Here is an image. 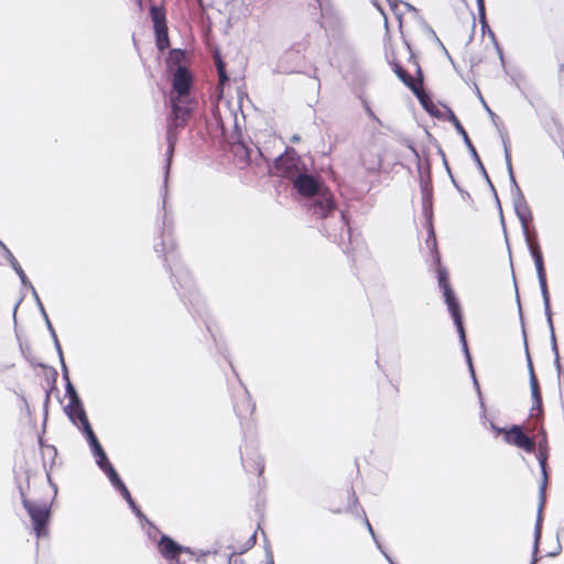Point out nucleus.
Wrapping results in <instances>:
<instances>
[{"mask_svg": "<svg viewBox=\"0 0 564 564\" xmlns=\"http://www.w3.org/2000/svg\"><path fill=\"white\" fill-rule=\"evenodd\" d=\"M192 83L189 72L183 66L177 67L173 76L172 91L169 97L172 107L170 118H174L175 124H185L193 110Z\"/></svg>", "mask_w": 564, "mask_h": 564, "instance_id": "obj_1", "label": "nucleus"}, {"mask_svg": "<svg viewBox=\"0 0 564 564\" xmlns=\"http://www.w3.org/2000/svg\"><path fill=\"white\" fill-rule=\"evenodd\" d=\"M296 192L306 197H314L310 210L318 218H326L335 209L332 194L324 189L319 181L306 170L293 182Z\"/></svg>", "mask_w": 564, "mask_h": 564, "instance_id": "obj_2", "label": "nucleus"}, {"mask_svg": "<svg viewBox=\"0 0 564 564\" xmlns=\"http://www.w3.org/2000/svg\"><path fill=\"white\" fill-rule=\"evenodd\" d=\"M437 279H438V285L443 291L445 303H446L447 308L453 317L454 324L457 328V332L459 335V341L462 343V346H463V349H464V352H465V356H466V359H467V362L469 366V370L473 376L474 383L476 386L478 394L480 395V389H479L478 382L475 377L474 368L471 365V358H470L468 347H467L466 334H465V329L463 326V317H462L459 302L456 299L455 293L448 282L447 271L445 269H443V268L438 269Z\"/></svg>", "mask_w": 564, "mask_h": 564, "instance_id": "obj_3", "label": "nucleus"}, {"mask_svg": "<svg viewBox=\"0 0 564 564\" xmlns=\"http://www.w3.org/2000/svg\"><path fill=\"white\" fill-rule=\"evenodd\" d=\"M275 169L282 177L289 178L291 182L308 170L293 148H286L285 152L275 160Z\"/></svg>", "mask_w": 564, "mask_h": 564, "instance_id": "obj_4", "label": "nucleus"}, {"mask_svg": "<svg viewBox=\"0 0 564 564\" xmlns=\"http://www.w3.org/2000/svg\"><path fill=\"white\" fill-rule=\"evenodd\" d=\"M530 250V253L533 258L536 275L539 280V285L541 289V294L543 299V305H544V312L546 319H550V315H552L551 305H550V295L547 290V283H546V274L544 270V261L543 256L540 250V247L536 242H533L531 237H529V240H525Z\"/></svg>", "mask_w": 564, "mask_h": 564, "instance_id": "obj_5", "label": "nucleus"}, {"mask_svg": "<svg viewBox=\"0 0 564 564\" xmlns=\"http://www.w3.org/2000/svg\"><path fill=\"white\" fill-rule=\"evenodd\" d=\"M384 151V143L380 134L372 135L361 150V162L365 169L369 172H376L380 169L382 162V154Z\"/></svg>", "mask_w": 564, "mask_h": 564, "instance_id": "obj_6", "label": "nucleus"}, {"mask_svg": "<svg viewBox=\"0 0 564 564\" xmlns=\"http://www.w3.org/2000/svg\"><path fill=\"white\" fill-rule=\"evenodd\" d=\"M23 507L33 522V529L36 536H46L48 532L47 522L51 514L50 507L46 503L33 502L28 499H23Z\"/></svg>", "mask_w": 564, "mask_h": 564, "instance_id": "obj_7", "label": "nucleus"}, {"mask_svg": "<svg viewBox=\"0 0 564 564\" xmlns=\"http://www.w3.org/2000/svg\"><path fill=\"white\" fill-rule=\"evenodd\" d=\"M543 446H544V442H540V451H539L538 459H539V464L541 466L543 480L540 486V503H539V508H538V518H536V522H535V527H534V546H535L534 551L535 552L539 551V542H540L541 533H542V509H543L544 501H545V488H546V479H547V475H546L547 456L543 449Z\"/></svg>", "mask_w": 564, "mask_h": 564, "instance_id": "obj_8", "label": "nucleus"}, {"mask_svg": "<svg viewBox=\"0 0 564 564\" xmlns=\"http://www.w3.org/2000/svg\"><path fill=\"white\" fill-rule=\"evenodd\" d=\"M505 441L506 443L516 445L528 453L533 452L535 448L534 441L527 436L519 425H513L506 431Z\"/></svg>", "mask_w": 564, "mask_h": 564, "instance_id": "obj_9", "label": "nucleus"}, {"mask_svg": "<svg viewBox=\"0 0 564 564\" xmlns=\"http://www.w3.org/2000/svg\"><path fill=\"white\" fill-rule=\"evenodd\" d=\"M184 124H175L174 118H169L167 122V132H166V141H167V150H166V165H165V173H164V186H167V177L171 166L172 156L174 153V148L177 141V134L176 129L180 127H183Z\"/></svg>", "mask_w": 564, "mask_h": 564, "instance_id": "obj_10", "label": "nucleus"}, {"mask_svg": "<svg viewBox=\"0 0 564 564\" xmlns=\"http://www.w3.org/2000/svg\"><path fill=\"white\" fill-rule=\"evenodd\" d=\"M453 123L455 126V129L456 131L463 137L464 139V142L466 144V147L468 148L469 152L471 153V156L473 159L475 160V162L477 163L478 167L480 169L481 173L484 174V176L486 177V180L488 181V183L490 184V186L492 187V184L489 180V176L480 161V158L475 149V147L473 145L466 130L464 129V127L460 124L459 120L453 116Z\"/></svg>", "mask_w": 564, "mask_h": 564, "instance_id": "obj_11", "label": "nucleus"}, {"mask_svg": "<svg viewBox=\"0 0 564 564\" xmlns=\"http://www.w3.org/2000/svg\"><path fill=\"white\" fill-rule=\"evenodd\" d=\"M65 412L77 429L83 427L85 423H89L82 401H78V405L68 403L65 406Z\"/></svg>", "mask_w": 564, "mask_h": 564, "instance_id": "obj_12", "label": "nucleus"}, {"mask_svg": "<svg viewBox=\"0 0 564 564\" xmlns=\"http://www.w3.org/2000/svg\"><path fill=\"white\" fill-rule=\"evenodd\" d=\"M527 358H528V368H529V375H530L531 395L533 399L532 410L536 409L538 411H541L542 397H541V392H540V388H539V382H538L536 376L534 373L532 361H531L528 350H527Z\"/></svg>", "mask_w": 564, "mask_h": 564, "instance_id": "obj_13", "label": "nucleus"}, {"mask_svg": "<svg viewBox=\"0 0 564 564\" xmlns=\"http://www.w3.org/2000/svg\"><path fill=\"white\" fill-rule=\"evenodd\" d=\"M158 547L165 558H173L181 552L180 545L166 535L161 538Z\"/></svg>", "mask_w": 564, "mask_h": 564, "instance_id": "obj_14", "label": "nucleus"}, {"mask_svg": "<svg viewBox=\"0 0 564 564\" xmlns=\"http://www.w3.org/2000/svg\"><path fill=\"white\" fill-rule=\"evenodd\" d=\"M516 214L521 223L522 232L525 238V240H529V237H531L529 232V221L532 219L531 210L529 208V205H522L521 207L517 208Z\"/></svg>", "mask_w": 564, "mask_h": 564, "instance_id": "obj_15", "label": "nucleus"}, {"mask_svg": "<svg viewBox=\"0 0 564 564\" xmlns=\"http://www.w3.org/2000/svg\"><path fill=\"white\" fill-rule=\"evenodd\" d=\"M546 322H547V326H549L550 335H551L550 339H551L552 351H553L554 357H555L554 364H555V368L557 370V373L560 375V372H561V362H560V355H558V348H557L556 337H555V333H554L552 315H550V319H546Z\"/></svg>", "mask_w": 564, "mask_h": 564, "instance_id": "obj_16", "label": "nucleus"}, {"mask_svg": "<svg viewBox=\"0 0 564 564\" xmlns=\"http://www.w3.org/2000/svg\"><path fill=\"white\" fill-rule=\"evenodd\" d=\"M6 253H7V258H8L9 262H10L12 269L19 275L22 284L23 285L30 284V281H29L28 276L25 275L23 269L21 268L20 263L14 258V256L11 253V251L9 249H6Z\"/></svg>", "mask_w": 564, "mask_h": 564, "instance_id": "obj_17", "label": "nucleus"}, {"mask_svg": "<svg viewBox=\"0 0 564 564\" xmlns=\"http://www.w3.org/2000/svg\"><path fill=\"white\" fill-rule=\"evenodd\" d=\"M394 72L397 74V76L414 93L419 96V87L417 85L413 82V79L411 78L410 75H408V73L400 66V65H395L394 67Z\"/></svg>", "mask_w": 564, "mask_h": 564, "instance_id": "obj_18", "label": "nucleus"}, {"mask_svg": "<svg viewBox=\"0 0 564 564\" xmlns=\"http://www.w3.org/2000/svg\"><path fill=\"white\" fill-rule=\"evenodd\" d=\"M43 318H44V321L46 323V326H47V329H48V332H50V334H51V336L53 338L55 348H56L57 354H58L59 359H61V364L65 368V361H64V357H63V351H62V348H61L57 335H56V333H55V330H54V328L52 326V323H51V321H50V318H48L46 313L43 314Z\"/></svg>", "mask_w": 564, "mask_h": 564, "instance_id": "obj_19", "label": "nucleus"}, {"mask_svg": "<svg viewBox=\"0 0 564 564\" xmlns=\"http://www.w3.org/2000/svg\"><path fill=\"white\" fill-rule=\"evenodd\" d=\"M63 372H64V377L66 378L67 380V383H66V395L69 400V403H73V404H77L78 405V401H82L75 387L72 384V382L69 381L68 379V373H67V368L63 367Z\"/></svg>", "mask_w": 564, "mask_h": 564, "instance_id": "obj_20", "label": "nucleus"}, {"mask_svg": "<svg viewBox=\"0 0 564 564\" xmlns=\"http://www.w3.org/2000/svg\"><path fill=\"white\" fill-rule=\"evenodd\" d=\"M102 471L105 473V475L107 476V478L109 479L110 484L115 489L118 490L124 485L112 465H109Z\"/></svg>", "mask_w": 564, "mask_h": 564, "instance_id": "obj_21", "label": "nucleus"}, {"mask_svg": "<svg viewBox=\"0 0 564 564\" xmlns=\"http://www.w3.org/2000/svg\"><path fill=\"white\" fill-rule=\"evenodd\" d=\"M155 30L156 46L160 51L165 50L169 46L167 26H160Z\"/></svg>", "mask_w": 564, "mask_h": 564, "instance_id": "obj_22", "label": "nucleus"}, {"mask_svg": "<svg viewBox=\"0 0 564 564\" xmlns=\"http://www.w3.org/2000/svg\"><path fill=\"white\" fill-rule=\"evenodd\" d=\"M511 186H512V204H513V208L514 210L519 207H521L522 205H525L527 202H525V198L519 187V185L517 184V181L514 180V183H511Z\"/></svg>", "mask_w": 564, "mask_h": 564, "instance_id": "obj_23", "label": "nucleus"}, {"mask_svg": "<svg viewBox=\"0 0 564 564\" xmlns=\"http://www.w3.org/2000/svg\"><path fill=\"white\" fill-rule=\"evenodd\" d=\"M420 23H421L423 32L427 36H430L437 44V46H440L442 48V51L448 56L447 50L445 48V46L442 43V41L437 37V35L434 32V30L425 21H423L422 19L420 20Z\"/></svg>", "mask_w": 564, "mask_h": 564, "instance_id": "obj_24", "label": "nucleus"}, {"mask_svg": "<svg viewBox=\"0 0 564 564\" xmlns=\"http://www.w3.org/2000/svg\"><path fill=\"white\" fill-rule=\"evenodd\" d=\"M150 13L154 24V29H160V26H166L165 15L159 8L152 7Z\"/></svg>", "mask_w": 564, "mask_h": 564, "instance_id": "obj_25", "label": "nucleus"}, {"mask_svg": "<svg viewBox=\"0 0 564 564\" xmlns=\"http://www.w3.org/2000/svg\"><path fill=\"white\" fill-rule=\"evenodd\" d=\"M78 430L82 431V433L84 434L89 447L99 443L95 432L91 429L90 423H85V425Z\"/></svg>", "mask_w": 564, "mask_h": 564, "instance_id": "obj_26", "label": "nucleus"}, {"mask_svg": "<svg viewBox=\"0 0 564 564\" xmlns=\"http://www.w3.org/2000/svg\"><path fill=\"white\" fill-rule=\"evenodd\" d=\"M503 149H505V160H506V165H507L510 183H514L516 177H514L513 170H512L511 154H510L508 144L505 140H503Z\"/></svg>", "mask_w": 564, "mask_h": 564, "instance_id": "obj_27", "label": "nucleus"}, {"mask_svg": "<svg viewBox=\"0 0 564 564\" xmlns=\"http://www.w3.org/2000/svg\"><path fill=\"white\" fill-rule=\"evenodd\" d=\"M96 465L104 470L106 467L111 465V463L108 459V456L106 453L101 454L100 456H94Z\"/></svg>", "mask_w": 564, "mask_h": 564, "instance_id": "obj_28", "label": "nucleus"}, {"mask_svg": "<svg viewBox=\"0 0 564 564\" xmlns=\"http://www.w3.org/2000/svg\"><path fill=\"white\" fill-rule=\"evenodd\" d=\"M173 243L170 242L169 247L165 245V241L162 239L161 242L154 245V250L156 253L161 254L164 253L167 249L172 248Z\"/></svg>", "mask_w": 564, "mask_h": 564, "instance_id": "obj_29", "label": "nucleus"}, {"mask_svg": "<svg viewBox=\"0 0 564 564\" xmlns=\"http://www.w3.org/2000/svg\"><path fill=\"white\" fill-rule=\"evenodd\" d=\"M118 491L121 494V496L124 498V500L127 501L128 505H133L134 501H133L128 488L126 487V485H123L121 488H119Z\"/></svg>", "mask_w": 564, "mask_h": 564, "instance_id": "obj_30", "label": "nucleus"}, {"mask_svg": "<svg viewBox=\"0 0 564 564\" xmlns=\"http://www.w3.org/2000/svg\"><path fill=\"white\" fill-rule=\"evenodd\" d=\"M366 527H367V530L369 531L373 542L376 543V546L378 550H381V543L378 541L377 536H376V533L372 529V525L370 524V522L366 519Z\"/></svg>", "mask_w": 564, "mask_h": 564, "instance_id": "obj_31", "label": "nucleus"}, {"mask_svg": "<svg viewBox=\"0 0 564 564\" xmlns=\"http://www.w3.org/2000/svg\"><path fill=\"white\" fill-rule=\"evenodd\" d=\"M89 448H90L93 457L100 456L101 454L106 453L105 449L102 448L100 442L96 445L90 446Z\"/></svg>", "mask_w": 564, "mask_h": 564, "instance_id": "obj_32", "label": "nucleus"}, {"mask_svg": "<svg viewBox=\"0 0 564 564\" xmlns=\"http://www.w3.org/2000/svg\"><path fill=\"white\" fill-rule=\"evenodd\" d=\"M217 68H218V73H219L220 83H224L225 80H227V76L225 74L224 64L220 61L217 64Z\"/></svg>", "mask_w": 564, "mask_h": 564, "instance_id": "obj_33", "label": "nucleus"}, {"mask_svg": "<svg viewBox=\"0 0 564 564\" xmlns=\"http://www.w3.org/2000/svg\"><path fill=\"white\" fill-rule=\"evenodd\" d=\"M319 6L322 15H325L328 11V0H316Z\"/></svg>", "mask_w": 564, "mask_h": 564, "instance_id": "obj_34", "label": "nucleus"}, {"mask_svg": "<svg viewBox=\"0 0 564 564\" xmlns=\"http://www.w3.org/2000/svg\"><path fill=\"white\" fill-rule=\"evenodd\" d=\"M479 14L485 19V0H476Z\"/></svg>", "mask_w": 564, "mask_h": 564, "instance_id": "obj_35", "label": "nucleus"}, {"mask_svg": "<svg viewBox=\"0 0 564 564\" xmlns=\"http://www.w3.org/2000/svg\"><path fill=\"white\" fill-rule=\"evenodd\" d=\"M256 541H257V532H254L248 540L247 542V545L245 547V550H249L251 549L254 544H256Z\"/></svg>", "mask_w": 564, "mask_h": 564, "instance_id": "obj_36", "label": "nucleus"}, {"mask_svg": "<svg viewBox=\"0 0 564 564\" xmlns=\"http://www.w3.org/2000/svg\"><path fill=\"white\" fill-rule=\"evenodd\" d=\"M147 524H148L147 533H148L150 536H152L153 534L155 535V534L158 533L156 528H155V527H153V525H152V523H151V522H149V521L147 522Z\"/></svg>", "mask_w": 564, "mask_h": 564, "instance_id": "obj_37", "label": "nucleus"}, {"mask_svg": "<svg viewBox=\"0 0 564 564\" xmlns=\"http://www.w3.org/2000/svg\"><path fill=\"white\" fill-rule=\"evenodd\" d=\"M366 112L367 115L373 119L375 121H377L378 123H380V120L377 118V116L373 113V111L367 106L366 107Z\"/></svg>", "mask_w": 564, "mask_h": 564, "instance_id": "obj_38", "label": "nucleus"}, {"mask_svg": "<svg viewBox=\"0 0 564 564\" xmlns=\"http://www.w3.org/2000/svg\"><path fill=\"white\" fill-rule=\"evenodd\" d=\"M560 553H561V544H560V542H557L556 549L554 551L550 552L547 555L553 557V556L558 555Z\"/></svg>", "mask_w": 564, "mask_h": 564, "instance_id": "obj_39", "label": "nucleus"}, {"mask_svg": "<svg viewBox=\"0 0 564 564\" xmlns=\"http://www.w3.org/2000/svg\"><path fill=\"white\" fill-rule=\"evenodd\" d=\"M490 426H491V429H492L496 433H498V434L503 433V434L506 435V431H507L506 429L497 427L494 423H491V424H490Z\"/></svg>", "mask_w": 564, "mask_h": 564, "instance_id": "obj_40", "label": "nucleus"}, {"mask_svg": "<svg viewBox=\"0 0 564 564\" xmlns=\"http://www.w3.org/2000/svg\"><path fill=\"white\" fill-rule=\"evenodd\" d=\"M134 514L140 519V521H145L148 522V519L145 518V516L142 513V511L140 509H138Z\"/></svg>", "mask_w": 564, "mask_h": 564, "instance_id": "obj_41", "label": "nucleus"}, {"mask_svg": "<svg viewBox=\"0 0 564 564\" xmlns=\"http://www.w3.org/2000/svg\"><path fill=\"white\" fill-rule=\"evenodd\" d=\"M379 551L383 554V556H384V557H386V560L389 562V564H395V563L393 562V560H392V558L387 554V552L383 550V547H382V546H381V550H379Z\"/></svg>", "mask_w": 564, "mask_h": 564, "instance_id": "obj_42", "label": "nucleus"}, {"mask_svg": "<svg viewBox=\"0 0 564 564\" xmlns=\"http://www.w3.org/2000/svg\"><path fill=\"white\" fill-rule=\"evenodd\" d=\"M379 551L383 554V556H384V557H386V560L389 562V564H395V563L393 562V560H392V558L387 554V552L383 550V547H382V546H381V550H379Z\"/></svg>", "mask_w": 564, "mask_h": 564, "instance_id": "obj_43", "label": "nucleus"}, {"mask_svg": "<svg viewBox=\"0 0 564 564\" xmlns=\"http://www.w3.org/2000/svg\"><path fill=\"white\" fill-rule=\"evenodd\" d=\"M267 564H274L271 551L267 550Z\"/></svg>", "mask_w": 564, "mask_h": 564, "instance_id": "obj_44", "label": "nucleus"}, {"mask_svg": "<svg viewBox=\"0 0 564 564\" xmlns=\"http://www.w3.org/2000/svg\"><path fill=\"white\" fill-rule=\"evenodd\" d=\"M12 365L0 362V373L11 368Z\"/></svg>", "mask_w": 564, "mask_h": 564, "instance_id": "obj_45", "label": "nucleus"}, {"mask_svg": "<svg viewBox=\"0 0 564 564\" xmlns=\"http://www.w3.org/2000/svg\"><path fill=\"white\" fill-rule=\"evenodd\" d=\"M25 286H28V288H30L32 290L33 297L35 299V301H37V299H40V297H39L35 289H34V286L32 285V283L30 282V284H26Z\"/></svg>", "mask_w": 564, "mask_h": 564, "instance_id": "obj_46", "label": "nucleus"}, {"mask_svg": "<svg viewBox=\"0 0 564 564\" xmlns=\"http://www.w3.org/2000/svg\"><path fill=\"white\" fill-rule=\"evenodd\" d=\"M25 286H28V288H30L32 290L33 297L35 299V301H37V299H40V297H39L35 289H34V286L32 285V283L30 282V284H26Z\"/></svg>", "mask_w": 564, "mask_h": 564, "instance_id": "obj_47", "label": "nucleus"}, {"mask_svg": "<svg viewBox=\"0 0 564 564\" xmlns=\"http://www.w3.org/2000/svg\"><path fill=\"white\" fill-rule=\"evenodd\" d=\"M495 46H496V48H497V52H498V55H499L500 61L503 63L502 51H501V48L499 47V45H498L497 41H495Z\"/></svg>", "mask_w": 564, "mask_h": 564, "instance_id": "obj_48", "label": "nucleus"}, {"mask_svg": "<svg viewBox=\"0 0 564 564\" xmlns=\"http://www.w3.org/2000/svg\"><path fill=\"white\" fill-rule=\"evenodd\" d=\"M404 6H405V8H406L409 11H411V12H413V13H417L416 8H414V7H413V6H411L410 3H404Z\"/></svg>", "mask_w": 564, "mask_h": 564, "instance_id": "obj_49", "label": "nucleus"}, {"mask_svg": "<svg viewBox=\"0 0 564 564\" xmlns=\"http://www.w3.org/2000/svg\"><path fill=\"white\" fill-rule=\"evenodd\" d=\"M36 304H37V306H39V308H40V311H41L42 315H43L44 313H46V312H45V308H44V306H43V304H42V302H41V300H40V299H37Z\"/></svg>", "mask_w": 564, "mask_h": 564, "instance_id": "obj_50", "label": "nucleus"}, {"mask_svg": "<svg viewBox=\"0 0 564 564\" xmlns=\"http://www.w3.org/2000/svg\"><path fill=\"white\" fill-rule=\"evenodd\" d=\"M300 140H301V137L299 134H293L291 137V142H293V143L300 142Z\"/></svg>", "mask_w": 564, "mask_h": 564, "instance_id": "obj_51", "label": "nucleus"}, {"mask_svg": "<svg viewBox=\"0 0 564 564\" xmlns=\"http://www.w3.org/2000/svg\"><path fill=\"white\" fill-rule=\"evenodd\" d=\"M534 547H535V546L533 545V549H534ZM536 553H538V551L535 552V551L533 550V561H532V563H531V564H535V563L538 562Z\"/></svg>", "mask_w": 564, "mask_h": 564, "instance_id": "obj_52", "label": "nucleus"}, {"mask_svg": "<svg viewBox=\"0 0 564 564\" xmlns=\"http://www.w3.org/2000/svg\"><path fill=\"white\" fill-rule=\"evenodd\" d=\"M171 54H172L173 56H175V58H178V56H181V55H182V52H181V51H173Z\"/></svg>", "mask_w": 564, "mask_h": 564, "instance_id": "obj_53", "label": "nucleus"}, {"mask_svg": "<svg viewBox=\"0 0 564 564\" xmlns=\"http://www.w3.org/2000/svg\"><path fill=\"white\" fill-rule=\"evenodd\" d=\"M129 507L131 508V510L133 512H135L139 509L138 506L135 505V502H133V505H129Z\"/></svg>", "mask_w": 564, "mask_h": 564, "instance_id": "obj_54", "label": "nucleus"}, {"mask_svg": "<svg viewBox=\"0 0 564 564\" xmlns=\"http://www.w3.org/2000/svg\"><path fill=\"white\" fill-rule=\"evenodd\" d=\"M340 221L343 225H347L344 214L340 215Z\"/></svg>", "mask_w": 564, "mask_h": 564, "instance_id": "obj_55", "label": "nucleus"}, {"mask_svg": "<svg viewBox=\"0 0 564 564\" xmlns=\"http://www.w3.org/2000/svg\"><path fill=\"white\" fill-rule=\"evenodd\" d=\"M518 305H520V301L518 300ZM519 313H520V316L522 317V310H521V306H519Z\"/></svg>", "mask_w": 564, "mask_h": 564, "instance_id": "obj_56", "label": "nucleus"}, {"mask_svg": "<svg viewBox=\"0 0 564 564\" xmlns=\"http://www.w3.org/2000/svg\"><path fill=\"white\" fill-rule=\"evenodd\" d=\"M0 246L3 248L4 251H6V249H8L1 241H0Z\"/></svg>", "mask_w": 564, "mask_h": 564, "instance_id": "obj_57", "label": "nucleus"}, {"mask_svg": "<svg viewBox=\"0 0 564 564\" xmlns=\"http://www.w3.org/2000/svg\"><path fill=\"white\" fill-rule=\"evenodd\" d=\"M262 470H263V465L261 464L259 473H262Z\"/></svg>", "mask_w": 564, "mask_h": 564, "instance_id": "obj_58", "label": "nucleus"}, {"mask_svg": "<svg viewBox=\"0 0 564 564\" xmlns=\"http://www.w3.org/2000/svg\"><path fill=\"white\" fill-rule=\"evenodd\" d=\"M485 107H486L487 111H489L492 115V112L490 111V108H488L486 105H485Z\"/></svg>", "mask_w": 564, "mask_h": 564, "instance_id": "obj_59", "label": "nucleus"}]
</instances>
